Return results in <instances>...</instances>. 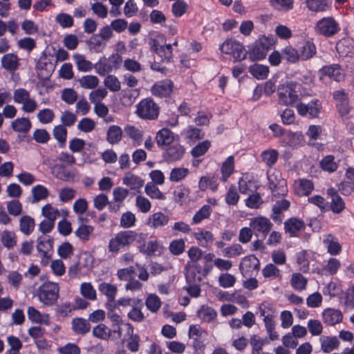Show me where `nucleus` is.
Instances as JSON below:
<instances>
[{
  "mask_svg": "<svg viewBox=\"0 0 354 354\" xmlns=\"http://www.w3.org/2000/svg\"><path fill=\"white\" fill-rule=\"evenodd\" d=\"M276 39L274 35H262L254 43L248 46L247 53L248 59L250 61L255 62L262 60L266 58L268 50L275 44Z\"/></svg>",
  "mask_w": 354,
  "mask_h": 354,
  "instance_id": "obj_1",
  "label": "nucleus"
},
{
  "mask_svg": "<svg viewBox=\"0 0 354 354\" xmlns=\"http://www.w3.org/2000/svg\"><path fill=\"white\" fill-rule=\"evenodd\" d=\"M301 85L294 81L279 84L277 86L279 103L282 105H291L298 100L297 88Z\"/></svg>",
  "mask_w": 354,
  "mask_h": 354,
  "instance_id": "obj_2",
  "label": "nucleus"
},
{
  "mask_svg": "<svg viewBox=\"0 0 354 354\" xmlns=\"http://www.w3.org/2000/svg\"><path fill=\"white\" fill-rule=\"evenodd\" d=\"M37 292L41 302L46 306H53L59 298V287L58 283L48 281L39 287Z\"/></svg>",
  "mask_w": 354,
  "mask_h": 354,
  "instance_id": "obj_3",
  "label": "nucleus"
},
{
  "mask_svg": "<svg viewBox=\"0 0 354 354\" xmlns=\"http://www.w3.org/2000/svg\"><path fill=\"white\" fill-rule=\"evenodd\" d=\"M315 32L318 35L324 37H333L340 30L338 22L333 17H323L317 21Z\"/></svg>",
  "mask_w": 354,
  "mask_h": 354,
  "instance_id": "obj_4",
  "label": "nucleus"
},
{
  "mask_svg": "<svg viewBox=\"0 0 354 354\" xmlns=\"http://www.w3.org/2000/svg\"><path fill=\"white\" fill-rule=\"evenodd\" d=\"M222 53L232 55L236 62L244 60L247 57L244 46L232 38L226 39L219 46Z\"/></svg>",
  "mask_w": 354,
  "mask_h": 354,
  "instance_id": "obj_5",
  "label": "nucleus"
},
{
  "mask_svg": "<svg viewBox=\"0 0 354 354\" xmlns=\"http://www.w3.org/2000/svg\"><path fill=\"white\" fill-rule=\"evenodd\" d=\"M138 233L133 230L121 231L114 238H112L109 244V250L112 252H118L120 247L129 246L136 241Z\"/></svg>",
  "mask_w": 354,
  "mask_h": 354,
  "instance_id": "obj_6",
  "label": "nucleus"
},
{
  "mask_svg": "<svg viewBox=\"0 0 354 354\" xmlns=\"http://www.w3.org/2000/svg\"><path fill=\"white\" fill-rule=\"evenodd\" d=\"M160 107L153 99L147 97L142 100L137 105V115L145 120H156L159 115Z\"/></svg>",
  "mask_w": 354,
  "mask_h": 354,
  "instance_id": "obj_7",
  "label": "nucleus"
},
{
  "mask_svg": "<svg viewBox=\"0 0 354 354\" xmlns=\"http://www.w3.org/2000/svg\"><path fill=\"white\" fill-rule=\"evenodd\" d=\"M268 187L274 197L279 198L287 195L288 191L286 180L279 171L268 174Z\"/></svg>",
  "mask_w": 354,
  "mask_h": 354,
  "instance_id": "obj_8",
  "label": "nucleus"
},
{
  "mask_svg": "<svg viewBox=\"0 0 354 354\" xmlns=\"http://www.w3.org/2000/svg\"><path fill=\"white\" fill-rule=\"evenodd\" d=\"M322 109V103L318 99H313L307 104L300 102L297 105L298 113L301 116L308 115L310 118H318Z\"/></svg>",
  "mask_w": 354,
  "mask_h": 354,
  "instance_id": "obj_9",
  "label": "nucleus"
},
{
  "mask_svg": "<svg viewBox=\"0 0 354 354\" xmlns=\"http://www.w3.org/2000/svg\"><path fill=\"white\" fill-rule=\"evenodd\" d=\"M318 74L320 75V80L322 79V77L326 76L337 82L344 81L346 76L344 70L338 64H332L322 66L318 71Z\"/></svg>",
  "mask_w": 354,
  "mask_h": 354,
  "instance_id": "obj_10",
  "label": "nucleus"
},
{
  "mask_svg": "<svg viewBox=\"0 0 354 354\" xmlns=\"http://www.w3.org/2000/svg\"><path fill=\"white\" fill-rule=\"evenodd\" d=\"M185 153V148L184 146L178 143H174L167 147L162 153V158L166 162L170 163L182 160Z\"/></svg>",
  "mask_w": 354,
  "mask_h": 354,
  "instance_id": "obj_11",
  "label": "nucleus"
},
{
  "mask_svg": "<svg viewBox=\"0 0 354 354\" xmlns=\"http://www.w3.org/2000/svg\"><path fill=\"white\" fill-rule=\"evenodd\" d=\"M305 228L304 221L297 217H290L284 222V231L288 234L289 237H297L298 233Z\"/></svg>",
  "mask_w": 354,
  "mask_h": 354,
  "instance_id": "obj_12",
  "label": "nucleus"
},
{
  "mask_svg": "<svg viewBox=\"0 0 354 354\" xmlns=\"http://www.w3.org/2000/svg\"><path fill=\"white\" fill-rule=\"evenodd\" d=\"M174 83L170 80H165L154 84L151 89L152 94L160 97H169L173 91Z\"/></svg>",
  "mask_w": 354,
  "mask_h": 354,
  "instance_id": "obj_13",
  "label": "nucleus"
},
{
  "mask_svg": "<svg viewBox=\"0 0 354 354\" xmlns=\"http://www.w3.org/2000/svg\"><path fill=\"white\" fill-rule=\"evenodd\" d=\"M327 194L331 197L330 210L335 214L341 213L345 208V203L337 191L333 187H330L327 189Z\"/></svg>",
  "mask_w": 354,
  "mask_h": 354,
  "instance_id": "obj_14",
  "label": "nucleus"
},
{
  "mask_svg": "<svg viewBox=\"0 0 354 354\" xmlns=\"http://www.w3.org/2000/svg\"><path fill=\"white\" fill-rule=\"evenodd\" d=\"M37 70V76L41 81H47L49 80L55 69V66L50 62L38 61L36 65Z\"/></svg>",
  "mask_w": 354,
  "mask_h": 354,
  "instance_id": "obj_15",
  "label": "nucleus"
},
{
  "mask_svg": "<svg viewBox=\"0 0 354 354\" xmlns=\"http://www.w3.org/2000/svg\"><path fill=\"white\" fill-rule=\"evenodd\" d=\"M324 322L329 326H334L342 321V313L339 310L327 308L322 313Z\"/></svg>",
  "mask_w": 354,
  "mask_h": 354,
  "instance_id": "obj_16",
  "label": "nucleus"
},
{
  "mask_svg": "<svg viewBox=\"0 0 354 354\" xmlns=\"http://www.w3.org/2000/svg\"><path fill=\"white\" fill-rule=\"evenodd\" d=\"M250 226L258 232L268 233L270 231L272 224L266 217H256L250 221Z\"/></svg>",
  "mask_w": 354,
  "mask_h": 354,
  "instance_id": "obj_17",
  "label": "nucleus"
},
{
  "mask_svg": "<svg viewBox=\"0 0 354 354\" xmlns=\"http://www.w3.org/2000/svg\"><path fill=\"white\" fill-rule=\"evenodd\" d=\"M72 329L78 335H86L91 330V324L89 322L82 317H75L72 320Z\"/></svg>",
  "mask_w": 354,
  "mask_h": 354,
  "instance_id": "obj_18",
  "label": "nucleus"
},
{
  "mask_svg": "<svg viewBox=\"0 0 354 354\" xmlns=\"http://www.w3.org/2000/svg\"><path fill=\"white\" fill-rule=\"evenodd\" d=\"M218 176L213 174L208 176H202L198 183V187L201 191H205L208 186L212 191H216L218 186Z\"/></svg>",
  "mask_w": 354,
  "mask_h": 354,
  "instance_id": "obj_19",
  "label": "nucleus"
},
{
  "mask_svg": "<svg viewBox=\"0 0 354 354\" xmlns=\"http://www.w3.org/2000/svg\"><path fill=\"white\" fill-rule=\"evenodd\" d=\"M336 50L340 57H348L353 48V41L351 38H342L335 46Z\"/></svg>",
  "mask_w": 354,
  "mask_h": 354,
  "instance_id": "obj_20",
  "label": "nucleus"
},
{
  "mask_svg": "<svg viewBox=\"0 0 354 354\" xmlns=\"http://www.w3.org/2000/svg\"><path fill=\"white\" fill-rule=\"evenodd\" d=\"M173 132L167 129L162 128L158 131L156 135V142L159 147L171 145L174 141Z\"/></svg>",
  "mask_w": 354,
  "mask_h": 354,
  "instance_id": "obj_21",
  "label": "nucleus"
},
{
  "mask_svg": "<svg viewBox=\"0 0 354 354\" xmlns=\"http://www.w3.org/2000/svg\"><path fill=\"white\" fill-rule=\"evenodd\" d=\"M196 315L203 322H211L216 319L217 313L213 308L202 305L197 310Z\"/></svg>",
  "mask_w": 354,
  "mask_h": 354,
  "instance_id": "obj_22",
  "label": "nucleus"
},
{
  "mask_svg": "<svg viewBox=\"0 0 354 354\" xmlns=\"http://www.w3.org/2000/svg\"><path fill=\"white\" fill-rule=\"evenodd\" d=\"M2 67L9 71H14L18 68L19 59L17 55L8 53L1 58Z\"/></svg>",
  "mask_w": 354,
  "mask_h": 354,
  "instance_id": "obj_23",
  "label": "nucleus"
},
{
  "mask_svg": "<svg viewBox=\"0 0 354 354\" xmlns=\"http://www.w3.org/2000/svg\"><path fill=\"white\" fill-rule=\"evenodd\" d=\"M317 52L315 44L311 41H306L299 48V55L301 60L306 61L312 58Z\"/></svg>",
  "mask_w": 354,
  "mask_h": 354,
  "instance_id": "obj_24",
  "label": "nucleus"
},
{
  "mask_svg": "<svg viewBox=\"0 0 354 354\" xmlns=\"http://www.w3.org/2000/svg\"><path fill=\"white\" fill-rule=\"evenodd\" d=\"M167 43L166 37L162 33H157L155 37L150 38L149 39V45L151 46V49L153 52H154L156 55L158 53H162L163 52L162 48Z\"/></svg>",
  "mask_w": 354,
  "mask_h": 354,
  "instance_id": "obj_25",
  "label": "nucleus"
},
{
  "mask_svg": "<svg viewBox=\"0 0 354 354\" xmlns=\"http://www.w3.org/2000/svg\"><path fill=\"white\" fill-rule=\"evenodd\" d=\"M249 73L256 79L265 80L269 73V67L263 64H254L250 66Z\"/></svg>",
  "mask_w": 354,
  "mask_h": 354,
  "instance_id": "obj_26",
  "label": "nucleus"
},
{
  "mask_svg": "<svg viewBox=\"0 0 354 354\" xmlns=\"http://www.w3.org/2000/svg\"><path fill=\"white\" fill-rule=\"evenodd\" d=\"M122 130L118 125H111L106 133V140L111 145L118 143L122 138Z\"/></svg>",
  "mask_w": 354,
  "mask_h": 354,
  "instance_id": "obj_27",
  "label": "nucleus"
},
{
  "mask_svg": "<svg viewBox=\"0 0 354 354\" xmlns=\"http://www.w3.org/2000/svg\"><path fill=\"white\" fill-rule=\"evenodd\" d=\"M31 127V122L28 118H17L11 122V127L16 132L27 133Z\"/></svg>",
  "mask_w": 354,
  "mask_h": 354,
  "instance_id": "obj_28",
  "label": "nucleus"
},
{
  "mask_svg": "<svg viewBox=\"0 0 354 354\" xmlns=\"http://www.w3.org/2000/svg\"><path fill=\"white\" fill-rule=\"evenodd\" d=\"M169 217L162 212H156L149 217L147 225L153 227H162L168 223Z\"/></svg>",
  "mask_w": 354,
  "mask_h": 354,
  "instance_id": "obj_29",
  "label": "nucleus"
},
{
  "mask_svg": "<svg viewBox=\"0 0 354 354\" xmlns=\"http://www.w3.org/2000/svg\"><path fill=\"white\" fill-rule=\"evenodd\" d=\"M283 59L289 63H296L301 59L299 51L292 46H286L282 49Z\"/></svg>",
  "mask_w": 354,
  "mask_h": 354,
  "instance_id": "obj_30",
  "label": "nucleus"
},
{
  "mask_svg": "<svg viewBox=\"0 0 354 354\" xmlns=\"http://www.w3.org/2000/svg\"><path fill=\"white\" fill-rule=\"evenodd\" d=\"M98 289L106 296L109 301L113 302L115 301L117 293V287L115 285L103 282L99 285Z\"/></svg>",
  "mask_w": 354,
  "mask_h": 354,
  "instance_id": "obj_31",
  "label": "nucleus"
},
{
  "mask_svg": "<svg viewBox=\"0 0 354 354\" xmlns=\"http://www.w3.org/2000/svg\"><path fill=\"white\" fill-rule=\"evenodd\" d=\"M185 277L187 283H201L203 277L197 275V272L190 267L189 263H186L184 267Z\"/></svg>",
  "mask_w": 354,
  "mask_h": 354,
  "instance_id": "obj_32",
  "label": "nucleus"
},
{
  "mask_svg": "<svg viewBox=\"0 0 354 354\" xmlns=\"http://www.w3.org/2000/svg\"><path fill=\"white\" fill-rule=\"evenodd\" d=\"M28 319L32 322L36 324H48V315H46V319H43L41 313L33 306L28 308Z\"/></svg>",
  "mask_w": 354,
  "mask_h": 354,
  "instance_id": "obj_33",
  "label": "nucleus"
},
{
  "mask_svg": "<svg viewBox=\"0 0 354 354\" xmlns=\"http://www.w3.org/2000/svg\"><path fill=\"white\" fill-rule=\"evenodd\" d=\"M308 283V279L301 273H293L290 279L291 286L297 290H303L306 289Z\"/></svg>",
  "mask_w": 354,
  "mask_h": 354,
  "instance_id": "obj_34",
  "label": "nucleus"
},
{
  "mask_svg": "<svg viewBox=\"0 0 354 354\" xmlns=\"http://www.w3.org/2000/svg\"><path fill=\"white\" fill-rule=\"evenodd\" d=\"M67 129L63 125L55 126L53 130L54 138L57 140L59 147H64L67 138Z\"/></svg>",
  "mask_w": 354,
  "mask_h": 354,
  "instance_id": "obj_35",
  "label": "nucleus"
},
{
  "mask_svg": "<svg viewBox=\"0 0 354 354\" xmlns=\"http://www.w3.org/2000/svg\"><path fill=\"white\" fill-rule=\"evenodd\" d=\"M32 194L33 197L32 203H37L46 199L49 195V192L44 185H37L32 187Z\"/></svg>",
  "mask_w": 354,
  "mask_h": 354,
  "instance_id": "obj_36",
  "label": "nucleus"
},
{
  "mask_svg": "<svg viewBox=\"0 0 354 354\" xmlns=\"http://www.w3.org/2000/svg\"><path fill=\"white\" fill-rule=\"evenodd\" d=\"M254 259H257L255 255L250 254L243 257L241 262L239 263V270L244 277H246V274L248 272L252 271L253 263L254 261Z\"/></svg>",
  "mask_w": 354,
  "mask_h": 354,
  "instance_id": "obj_37",
  "label": "nucleus"
},
{
  "mask_svg": "<svg viewBox=\"0 0 354 354\" xmlns=\"http://www.w3.org/2000/svg\"><path fill=\"white\" fill-rule=\"evenodd\" d=\"M334 159L335 158L333 155H328L324 157L319 162L322 169L330 173L336 171L338 166L337 164L334 161Z\"/></svg>",
  "mask_w": 354,
  "mask_h": 354,
  "instance_id": "obj_38",
  "label": "nucleus"
},
{
  "mask_svg": "<svg viewBox=\"0 0 354 354\" xmlns=\"http://www.w3.org/2000/svg\"><path fill=\"white\" fill-rule=\"evenodd\" d=\"M261 157L263 162L268 167H272L277 162L279 158V153L276 149L265 150L261 153Z\"/></svg>",
  "mask_w": 354,
  "mask_h": 354,
  "instance_id": "obj_39",
  "label": "nucleus"
},
{
  "mask_svg": "<svg viewBox=\"0 0 354 354\" xmlns=\"http://www.w3.org/2000/svg\"><path fill=\"white\" fill-rule=\"evenodd\" d=\"M20 230L29 235L34 230L35 220L30 216H23L20 219Z\"/></svg>",
  "mask_w": 354,
  "mask_h": 354,
  "instance_id": "obj_40",
  "label": "nucleus"
},
{
  "mask_svg": "<svg viewBox=\"0 0 354 354\" xmlns=\"http://www.w3.org/2000/svg\"><path fill=\"white\" fill-rule=\"evenodd\" d=\"M106 57L103 56L100 57L99 61L93 66L96 72L101 76H104L106 73H111L113 70L111 64L106 63Z\"/></svg>",
  "mask_w": 354,
  "mask_h": 354,
  "instance_id": "obj_41",
  "label": "nucleus"
},
{
  "mask_svg": "<svg viewBox=\"0 0 354 354\" xmlns=\"http://www.w3.org/2000/svg\"><path fill=\"white\" fill-rule=\"evenodd\" d=\"M122 181L123 184L129 186L131 189L140 188L144 185V180L134 174L124 177Z\"/></svg>",
  "mask_w": 354,
  "mask_h": 354,
  "instance_id": "obj_42",
  "label": "nucleus"
},
{
  "mask_svg": "<svg viewBox=\"0 0 354 354\" xmlns=\"http://www.w3.org/2000/svg\"><path fill=\"white\" fill-rule=\"evenodd\" d=\"M93 335L101 339H108L111 337L110 329L104 324H100L93 329Z\"/></svg>",
  "mask_w": 354,
  "mask_h": 354,
  "instance_id": "obj_43",
  "label": "nucleus"
},
{
  "mask_svg": "<svg viewBox=\"0 0 354 354\" xmlns=\"http://www.w3.org/2000/svg\"><path fill=\"white\" fill-rule=\"evenodd\" d=\"M212 213V207L209 205H203L198 211L196 212L193 216L192 221L194 223H199L203 219L209 218Z\"/></svg>",
  "mask_w": 354,
  "mask_h": 354,
  "instance_id": "obj_44",
  "label": "nucleus"
},
{
  "mask_svg": "<svg viewBox=\"0 0 354 354\" xmlns=\"http://www.w3.org/2000/svg\"><path fill=\"white\" fill-rule=\"evenodd\" d=\"M339 345V342L336 337H327L325 340L322 342L321 348L324 353H328L337 348Z\"/></svg>",
  "mask_w": 354,
  "mask_h": 354,
  "instance_id": "obj_45",
  "label": "nucleus"
},
{
  "mask_svg": "<svg viewBox=\"0 0 354 354\" xmlns=\"http://www.w3.org/2000/svg\"><path fill=\"white\" fill-rule=\"evenodd\" d=\"M74 59L76 61L77 68L80 71L87 72L90 71L93 68L92 63L85 59L84 55L75 54L73 55Z\"/></svg>",
  "mask_w": 354,
  "mask_h": 354,
  "instance_id": "obj_46",
  "label": "nucleus"
},
{
  "mask_svg": "<svg viewBox=\"0 0 354 354\" xmlns=\"http://www.w3.org/2000/svg\"><path fill=\"white\" fill-rule=\"evenodd\" d=\"M80 86L84 88L92 89L99 84V79L95 75H84L79 80Z\"/></svg>",
  "mask_w": 354,
  "mask_h": 354,
  "instance_id": "obj_47",
  "label": "nucleus"
},
{
  "mask_svg": "<svg viewBox=\"0 0 354 354\" xmlns=\"http://www.w3.org/2000/svg\"><path fill=\"white\" fill-rule=\"evenodd\" d=\"M211 143L209 140H205L199 142L191 151V154L194 158H198L204 155L209 149Z\"/></svg>",
  "mask_w": 354,
  "mask_h": 354,
  "instance_id": "obj_48",
  "label": "nucleus"
},
{
  "mask_svg": "<svg viewBox=\"0 0 354 354\" xmlns=\"http://www.w3.org/2000/svg\"><path fill=\"white\" fill-rule=\"evenodd\" d=\"M145 304L151 313H156L161 306V301L157 295L151 294L146 299Z\"/></svg>",
  "mask_w": 354,
  "mask_h": 354,
  "instance_id": "obj_49",
  "label": "nucleus"
},
{
  "mask_svg": "<svg viewBox=\"0 0 354 354\" xmlns=\"http://www.w3.org/2000/svg\"><path fill=\"white\" fill-rule=\"evenodd\" d=\"M82 295L89 300H95L97 298L96 291L91 283H83L80 287Z\"/></svg>",
  "mask_w": 354,
  "mask_h": 354,
  "instance_id": "obj_50",
  "label": "nucleus"
},
{
  "mask_svg": "<svg viewBox=\"0 0 354 354\" xmlns=\"http://www.w3.org/2000/svg\"><path fill=\"white\" fill-rule=\"evenodd\" d=\"M94 231L91 225L82 224L75 232V235L84 241L89 239L90 234Z\"/></svg>",
  "mask_w": 354,
  "mask_h": 354,
  "instance_id": "obj_51",
  "label": "nucleus"
},
{
  "mask_svg": "<svg viewBox=\"0 0 354 354\" xmlns=\"http://www.w3.org/2000/svg\"><path fill=\"white\" fill-rule=\"evenodd\" d=\"M104 84L112 92L120 90V82L115 75H108L104 80Z\"/></svg>",
  "mask_w": 354,
  "mask_h": 354,
  "instance_id": "obj_52",
  "label": "nucleus"
},
{
  "mask_svg": "<svg viewBox=\"0 0 354 354\" xmlns=\"http://www.w3.org/2000/svg\"><path fill=\"white\" fill-rule=\"evenodd\" d=\"M185 243L183 239L173 240L169 246L170 252L176 256L180 255L185 250Z\"/></svg>",
  "mask_w": 354,
  "mask_h": 354,
  "instance_id": "obj_53",
  "label": "nucleus"
},
{
  "mask_svg": "<svg viewBox=\"0 0 354 354\" xmlns=\"http://www.w3.org/2000/svg\"><path fill=\"white\" fill-rule=\"evenodd\" d=\"M146 194L151 198H156L162 200L165 198V196L160 191L158 187H156L152 183H148L145 186Z\"/></svg>",
  "mask_w": 354,
  "mask_h": 354,
  "instance_id": "obj_54",
  "label": "nucleus"
},
{
  "mask_svg": "<svg viewBox=\"0 0 354 354\" xmlns=\"http://www.w3.org/2000/svg\"><path fill=\"white\" fill-rule=\"evenodd\" d=\"M32 138L37 143L45 144L50 139L49 133L44 129H37L32 135Z\"/></svg>",
  "mask_w": 354,
  "mask_h": 354,
  "instance_id": "obj_55",
  "label": "nucleus"
},
{
  "mask_svg": "<svg viewBox=\"0 0 354 354\" xmlns=\"http://www.w3.org/2000/svg\"><path fill=\"white\" fill-rule=\"evenodd\" d=\"M139 251L146 255L150 256L156 252L158 249V243L157 241H149L147 243V245L146 244L140 245L138 246Z\"/></svg>",
  "mask_w": 354,
  "mask_h": 354,
  "instance_id": "obj_56",
  "label": "nucleus"
},
{
  "mask_svg": "<svg viewBox=\"0 0 354 354\" xmlns=\"http://www.w3.org/2000/svg\"><path fill=\"white\" fill-rule=\"evenodd\" d=\"M188 173L189 170L187 168H174L170 173L169 180L172 182L180 181Z\"/></svg>",
  "mask_w": 354,
  "mask_h": 354,
  "instance_id": "obj_57",
  "label": "nucleus"
},
{
  "mask_svg": "<svg viewBox=\"0 0 354 354\" xmlns=\"http://www.w3.org/2000/svg\"><path fill=\"white\" fill-rule=\"evenodd\" d=\"M136 218L135 215L131 212L123 213L120 218V226L124 228H129L135 225Z\"/></svg>",
  "mask_w": 354,
  "mask_h": 354,
  "instance_id": "obj_58",
  "label": "nucleus"
},
{
  "mask_svg": "<svg viewBox=\"0 0 354 354\" xmlns=\"http://www.w3.org/2000/svg\"><path fill=\"white\" fill-rule=\"evenodd\" d=\"M188 8V5L184 1L178 0L172 5V12L176 17H180L184 15Z\"/></svg>",
  "mask_w": 354,
  "mask_h": 354,
  "instance_id": "obj_59",
  "label": "nucleus"
},
{
  "mask_svg": "<svg viewBox=\"0 0 354 354\" xmlns=\"http://www.w3.org/2000/svg\"><path fill=\"white\" fill-rule=\"evenodd\" d=\"M55 117L53 110L50 109H44L39 111L37 118L42 124H48L51 122Z\"/></svg>",
  "mask_w": 354,
  "mask_h": 354,
  "instance_id": "obj_60",
  "label": "nucleus"
},
{
  "mask_svg": "<svg viewBox=\"0 0 354 354\" xmlns=\"http://www.w3.org/2000/svg\"><path fill=\"white\" fill-rule=\"evenodd\" d=\"M95 127V122L89 118H82L77 125L78 129L84 133H88L92 131L94 129Z\"/></svg>",
  "mask_w": 354,
  "mask_h": 354,
  "instance_id": "obj_61",
  "label": "nucleus"
},
{
  "mask_svg": "<svg viewBox=\"0 0 354 354\" xmlns=\"http://www.w3.org/2000/svg\"><path fill=\"white\" fill-rule=\"evenodd\" d=\"M219 285L223 288H230L236 282L235 277L229 273L221 274L218 277Z\"/></svg>",
  "mask_w": 354,
  "mask_h": 354,
  "instance_id": "obj_62",
  "label": "nucleus"
},
{
  "mask_svg": "<svg viewBox=\"0 0 354 354\" xmlns=\"http://www.w3.org/2000/svg\"><path fill=\"white\" fill-rule=\"evenodd\" d=\"M74 250L73 246L69 242L66 241L61 244L57 250V253L62 259H67Z\"/></svg>",
  "mask_w": 354,
  "mask_h": 354,
  "instance_id": "obj_63",
  "label": "nucleus"
},
{
  "mask_svg": "<svg viewBox=\"0 0 354 354\" xmlns=\"http://www.w3.org/2000/svg\"><path fill=\"white\" fill-rule=\"evenodd\" d=\"M77 98V94L73 88H64L62 93V100L67 104H73Z\"/></svg>",
  "mask_w": 354,
  "mask_h": 354,
  "instance_id": "obj_64",
  "label": "nucleus"
}]
</instances>
